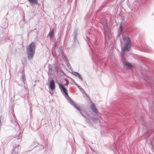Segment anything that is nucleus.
Masks as SVG:
<instances>
[{
    "mask_svg": "<svg viewBox=\"0 0 154 154\" xmlns=\"http://www.w3.org/2000/svg\"><path fill=\"white\" fill-rule=\"evenodd\" d=\"M78 34V33L77 30L76 29H74V31L73 37H75H75H77V35Z\"/></svg>",
    "mask_w": 154,
    "mask_h": 154,
    "instance_id": "obj_28",
    "label": "nucleus"
},
{
    "mask_svg": "<svg viewBox=\"0 0 154 154\" xmlns=\"http://www.w3.org/2000/svg\"><path fill=\"white\" fill-rule=\"evenodd\" d=\"M122 64L124 66L127 67H131L132 66L130 62L126 61H124V62H123Z\"/></svg>",
    "mask_w": 154,
    "mask_h": 154,
    "instance_id": "obj_19",
    "label": "nucleus"
},
{
    "mask_svg": "<svg viewBox=\"0 0 154 154\" xmlns=\"http://www.w3.org/2000/svg\"><path fill=\"white\" fill-rule=\"evenodd\" d=\"M70 104L72 105L73 106H74L75 109H76L77 110H78L79 112H80L81 111L80 108L78 107H77L76 105L75 104V103L71 99L70 100L68 101Z\"/></svg>",
    "mask_w": 154,
    "mask_h": 154,
    "instance_id": "obj_17",
    "label": "nucleus"
},
{
    "mask_svg": "<svg viewBox=\"0 0 154 154\" xmlns=\"http://www.w3.org/2000/svg\"><path fill=\"white\" fill-rule=\"evenodd\" d=\"M138 50L140 51L144 52H145L146 51V49L143 46L140 47L138 48Z\"/></svg>",
    "mask_w": 154,
    "mask_h": 154,
    "instance_id": "obj_27",
    "label": "nucleus"
},
{
    "mask_svg": "<svg viewBox=\"0 0 154 154\" xmlns=\"http://www.w3.org/2000/svg\"><path fill=\"white\" fill-rule=\"evenodd\" d=\"M124 98L123 97V99L121 98L115 103V107L116 109V110L122 113L126 112L127 111L128 101L126 100H125Z\"/></svg>",
    "mask_w": 154,
    "mask_h": 154,
    "instance_id": "obj_2",
    "label": "nucleus"
},
{
    "mask_svg": "<svg viewBox=\"0 0 154 154\" xmlns=\"http://www.w3.org/2000/svg\"><path fill=\"white\" fill-rule=\"evenodd\" d=\"M80 114L84 118H85L86 116L84 115V114L81 112V111L79 112Z\"/></svg>",
    "mask_w": 154,
    "mask_h": 154,
    "instance_id": "obj_38",
    "label": "nucleus"
},
{
    "mask_svg": "<svg viewBox=\"0 0 154 154\" xmlns=\"http://www.w3.org/2000/svg\"><path fill=\"white\" fill-rule=\"evenodd\" d=\"M72 82L74 83L75 85L76 86L78 84L75 82V81H73V82Z\"/></svg>",
    "mask_w": 154,
    "mask_h": 154,
    "instance_id": "obj_41",
    "label": "nucleus"
},
{
    "mask_svg": "<svg viewBox=\"0 0 154 154\" xmlns=\"http://www.w3.org/2000/svg\"><path fill=\"white\" fill-rule=\"evenodd\" d=\"M95 0H93V2H94L95 1Z\"/></svg>",
    "mask_w": 154,
    "mask_h": 154,
    "instance_id": "obj_48",
    "label": "nucleus"
},
{
    "mask_svg": "<svg viewBox=\"0 0 154 154\" xmlns=\"http://www.w3.org/2000/svg\"><path fill=\"white\" fill-rule=\"evenodd\" d=\"M145 0H140L139 3L141 4H144L145 3Z\"/></svg>",
    "mask_w": 154,
    "mask_h": 154,
    "instance_id": "obj_31",
    "label": "nucleus"
},
{
    "mask_svg": "<svg viewBox=\"0 0 154 154\" xmlns=\"http://www.w3.org/2000/svg\"><path fill=\"white\" fill-rule=\"evenodd\" d=\"M90 54L91 56L92 59L96 63H98L99 64H102V62L101 60L100 57L98 55V53L96 51L91 49L89 51Z\"/></svg>",
    "mask_w": 154,
    "mask_h": 154,
    "instance_id": "obj_7",
    "label": "nucleus"
},
{
    "mask_svg": "<svg viewBox=\"0 0 154 154\" xmlns=\"http://www.w3.org/2000/svg\"><path fill=\"white\" fill-rule=\"evenodd\" d=\"M131 36L130 34L122 36V44L123 47V49L122 48V51L126 52L130 50L131 47Z\"/></svg>",
    "mask_w": 154,
    "mask_h": 154,
    "instance_id": "obj_3",
    "label": "nucleus"
},
{
    "mask_svg": "<svg viewBox=\"0 0 154 154\" xmlns=\"http://www.w3.org/2000/svg\"><path fill=\"white\" fill-rule=\"evenodd\" d=\"M48 88L51 90H54L55 88V82L53 79L51 80L50 81Z\"/></svg>",
    "mask_w": 154,
    "mask_h": 154,
    "instance_id": "obj_12",
    "label": "nucleus"
},
{
    "mask_svg": "<svg viewBox=\"0 0 154 154\" xmlns=\"http://www.w3.org/2000/svg\"><path fill=\"white\" fill-rule=\"evenodd\" d=\"M127 55V53L126 52H125L124 51H122L121 54V60L122 62V63L123 62H124V61H126V59L125 57V56Z\"/></svg>",
    "mask_w": 154,
    "mask_h": 154,
    "instance_id": "obj_16",
    "label": "nucleus"
},
{
    "mask_svg": "<svg viewBox=\"0 0 154 154\" xmlns=\"http://www.w3.org/2000/svg\"><path fill=\"white\" fill-rule=\"evenodd\" d=\"M142 125L143 126V129L146 130V132H148L152 130V126L153 125V122L152 123L151 120H150L148 122V124L147 122L145 123L143 121Z\"/></svg>",
    "mask_w": 154,
    "mask_h": 154,
    "instance_id": "obj_8",
    "label": "nucleus"
},
{
    "mask_svg": "<svg viewBox=\"0 0 154 154\" xmlns=\"http://www.w3.org/2000/svg\"><path fill=\"white\" fill-rule=\"evenodd\" d=\"M65 63L66 64L68 67L70 69L71 68V66L69 64V61L66 59V57L63 59Z\"/></svg>",
    "mask_w": 154,
    "mask_h": 154,
    "instance_id": "obj_21",
    "label": "nucleus"
},
{
    "mask_svg": "<svg viewBox=\"0 0 154 154\" xmlns=\"http://www.w3.org/2000/svg\"><path fill=\"white\" fill-rule=\"evenodd\" d=\"M143 61L144 63H147L148 62V59L146 58H145Z\"/></svg>",
    "mask_w": 154,
    "mask_h": 154,
    "instance_id": "obj_34",
    "label": "nucleus"
},
{
    "mask_svg": "<svg viewBox=\"0 0 154 154\" xmlns=\"http://www.w3.org/2000/svg\"><path fill=\"white\" fill-rule=\"evenodd\" d=\"M4 37V35L3 34V31H2V29L0 34V42H1L2 43H3L4 42V41H3V40H4L5 39Z\"/></svg>",
    "mask_w": 154,
    "mask_h": 154,
    "instance_id": "obj_22",
    "label": "nucleus"
},
{
    "mask_svg": "<svg viewBox=\"0 0 154 154\" xmlns=\"http://www.w3.org/2000/svg\"><path fill=\"white\" fill-rule=\"evenodd\" d=\"M72 82L74 83L75 85L76 86L78 84L75 82V81H73V82Z\"/></svg>",
    "mask_w": 154,
    "mask_h": 154,
    "instance_id": "obj_40",
    "label": "nucleus"
},
{
    "mask_svg": "<svg viewBox=\"0 0 154 154\" xmlns=\"http://www.w3.org/2000/svg\"><path fill=\"white\" fill-rule=\"evenodd\" d=\"M18 85H19V86H20V84H18Z\"/></svg>",
    "mask_w": 154,
    "mask_h": 154,
    "instance_id": "obj_51",
    "label": "nucleus"
},
{
    "mask_svg": "<svg viewBox=\"0 0 154 154\" xmlns=\"http://www.w3.org/2000/svg\"><path fill=\"white\" fill-rule=\"evenodd\" d=\"M72 73L75 76H77L79 73L76 72H72Z\"/></svg>",
    "mask_w": 154,
    "mask_h": 154,
    "instance_id": "obj_30",
    "label": "nucleus"
},
{
    "mask_svg": "<svg viewBox=\"0 0 154 154\" xmlns=\"http://www.w3.org/2000/svg\"><path fill=\"white\" fill-rule=\"evenodd\" d=\"M50 94H52L51 93V92H50Z\"/></svg>",
    "mask_w": 154,
    "mask_h": 154,
    "instance_id": "obj_49",
    "label": "nucleus"
},
{
    "mask_svg": "<svg viewBox=\"0 0 154 154\" xmlns=\"http://www.w3.org/2000/svg\"><path fill=\"white\" fill-rule=\"evenodd\" d=\"M68 85V84L67 83H66V84H64V85L65 86H67Z\"/></svg>",
    "mask_w": 154,
    "mask_h": 154,
    "instance_id": "obj_45",
    "label": "nucleus"
},
{
    "mask_svg": "<svg viewBox=\"0 0 154 154\" xmlns=\"http://www.w3.org/2000/svg\"><path fill=\"white\" fill-rule=\"evenodd\" d=\"M100 23L102 24L105 31L109 30V26L107 24V20L106 19L102 18L100 20Z\"/></svg>",
    "mask_w": 154,
    "mask_h": 154,
    "instance_id": "obj_10",
    "label": "nucleus"
},
{
    "mask_svg": "<svg viewBox=\"0 0 154 154\" xmlns=\"http://www.w3.org/2000/svg\"><path fill=\"white\" fill-rule=\"evenodd\" d=\"M60 71L62 72V73H63L64 72L63 70L61 68H60Z\"/></svg>",
    "mask_w": 154,
    "mask_h": 154,
    "instance_id": "obj_39",
    "label": "nucleus"
},
{
    "mask_svg": "<svg viewBox=\"0 0 154 154\" xmlns=\"http://www.w3.org/2000/svg\"><path fill=\"white\" fill-rule=\"evenodd\" d=\"M63 47L61 46H60L58 50V52L59 53V56L60 57H61L62 59H63L66 57L65 54L63 51Z\"/></svg>",
    "mask_w": 154,
    "mask_h": 154,
    "instance_id": "obj_11",
    "label": "nucleus"
},
{
    "mask_svg": "<svg viewBox=\"0 0 154 154\" xmlns=\"http://www.w3.org/2000/svg\"><path fill=\"white\" fill-rule=\"evenodd\" d=\"M66 77L71 80L72 81V82H73V81H74L73 79L68 75H66Z\"/></svg>",
    "mask_w": 154,
    "mask_h": 154,
    "instance_id": "obj_35",
    "label": "nucleus"
},
{
    "mask_svg": "<svg viewBox=\"0 0 154 154\" xmlns=\"http://www.w3.org/2000/svg\"><path fill=\"white\" fill-rule=\"evenodd\" d=\"M98 119L96 118L93 117L91 119V120L93 121H95L97 120Z\"/></svg>",
    "mask_w": 154,
    "mask_h": 154,
    "instance_id": "obj_36",
    "label": "nucleus"
},
{
    "mask_svg": "<svg viewBox=\"0 0 154 154\" xmlns=\"http://www.w3.org/2000/svg\"><path fill=\"white\" fill-rule=\"evenodd\" d=\"M63 75H65L66 76V75H66V73H65L64 72H63Z\"/></svg>",
    "mask_w": 154,
    "mask_h": 154,
    "instance_id": "obj_42",
    "label": "nucleus"
},
{
    "mask_svg": "<svg viewBox=\"0 0 154 154\" xmlns=\"http://www.w3.org/2000/svg\"><path fill=\"white\" fill-rule=\"evenodd\" d=\"M73 44L74 45H77L78 44V39H77L76 37H75H75H73Z\"/></svg>",
    "mask_w": 154,
    "mask_h": 154,
    "instance_id": "obj_24",
    "label": "nucleus"
},
{
    "mask_svg": "<svg viewBox=\"0 0 154 154\" xmlns=\"http://www.w3.org/2000/svg\"><path fill=\"white\" fill-rule=\"evenodd\" d=\"M55 82L58 85L59 87V85L60 86H62L60 83H59L58 82L57 80H56V81H55Z\"/></svg>",
    "mask_w": 154,
    "mask_h": 154,
    "instance_id": "obj_37",
    "label": "nucleus"
},
{
    "mask_svg": "<svg viewBox=\"0 0 154 154\" xmlns=\"http://www.w3.org/2000/svg\"><path fill=\"white\" fill-rule=\"evenodd\" d=\"M53 70L52 71V66H49L48 72V75H51L52 74Z\"/></svg>",
    "mask_w": 154,
    "mask_h": 154,
    "instance_id": "obj_23",
    "label": "nucleus"
},
{
    "mask_svg": "<svg viewBox=\"0 0 154 154\" xmlns=\"http://www.w3.org/2000/svg\"><path fill=\"white\" fill-rule=\"evenodd\" d=\"M106 5V4L105 3H103L102 5L100 6L99 9L96 11V14H97L98 13L99 11H101L103 8Z\"/></svg>",
    "mask_w": 154,
    "mask_h": 154,
    "instance_id": "obj_20",
    "label": "nucleus"
},
{
    "mask_svg": "<svg viewBox=\"0 0 154 154\" xmlns=\"http://www.w3.org/2000/svg\"><path fill=\"white\" fill-rule=\"evenodd\" d=\"M151 145L152 147H153V145L152 144V143H151Z\"/></svg>",
    "mask_w": 154,
    "mask_h": 154,
    "instance_id": "obj_47",
    "label": "nucleus"
},
{
    "mask_svg": "<svg viewBox=\"0 0 154 154\" xmlns=\"http://www.w3.org/2000/svg\"><path fill=\"white\" fill-rule=\"evenodd\" d=\"M90 108L91 110L94 113H97L98 112V111L95 106L94 103L92 102H91V105L90 106Z\"/></svg>",
    "mask_w": 154,
    "mask_h": 154,
    "instance_id": "obj_14",
    "label": "nucleus"
},
{
    "mask_svg": "<svg viewBox=\"0 0 154 154\" xmlns=\"http://www.w3.org/2000/svg\"><path fill=\"white\" fill-rule=\"evenodd\" d=\"M30 5L32 7H34L35 5L38 4V0H27Z\"/></svg>",
    "mask_w": 154,
    "mask_h": 154,
    "instance_id": "obj_15",
    "label": "nucleus"
},
{
    "mask_svg": "<svg viewBox=\"0 0 154 154\" xmlns=\"http://www.w3.org/2000/svg\"><path fill=\"white\" fill-rule=\"evenodd\" d=\"M54 69L53 70V73L54 74L57 73L58 72L60 71V68L56 66H53Z\"/></svg>",
    "mask_w": 154,
    "mask_h": 154,
    "instance_id": "obj_18",
    "label": "nucleus"
},
{
    "mask_svg": "<svg viewBox=\"0 0 154 154\" xmlns=\"http://www.w3.org/2000/svg\"><path fill=\"white\" fill-rule=\"evenodd\" d=\"M37 144H38V143L34 141V142H33L32 145H33V146H35L34 147H35L37 146Z\"/></svg>",
    "mask_w": 154,
    "mask_h": 154,
    "instance_id": "obj_32",
    "label": "nucleus"
},
{
    "mask_svg": "<svg viewBox=\"0 0 154 154\" xmlns=\"http://www.w3.org/2000/svg\"><path fill=\"white\" fill-rule=\"evenodd\" d=\"M36 46L35 43L32 42L26 48V52L28 60H31L33 58L35 52Z\"/></svg>",
    "mask_w": 154,
    "mask_h": 154,
    "instance_id": "obj_4",
    "label": "nucleus"
},
{
    "mask_svg": "<svg viewBox=\"0 0 154 154\" xmlns=\"http://www.w3.org/2000/svg\"><path fill=\"white\" fill-rule=\"evenodd\" d=\"M54 35V32H53V29L51 31H50L48 35V36H49L51 39L52 38H53Z\"/></svg>",
    "mask_w": 154,
    "mask_h": 154,
    "instance_id": "obj_25",
    "label": "nucleus"
},
{
    "mask_svg": "<svg viewBox=\"0 0 154 154\" xmlns=\"http://www.w3.org/2000/svg\"><path fill=\"white\" fill-rule=\"evenodd\" d=\"M124 23L122 22H121L120 24L119 27L118 29V34L117 35L118 37H120L122 36L130 34L129 33L132 32L133 29L132 27L129 28L127 27L126 31L124 30Z\"/></svg>",
    "mask_w": 154,
    "mask_h": 154,
    "instance_id": "obj_6",
    "label": "nucleus"
},
{
    "mask_svg": "<svg viewBox=\"0 0 154 154\" xmlns=\"http://www.w3.org/2000/svg\"><path fill=\"white\" fill-rule=\"evenodd\" d=\"M61 93L67 99L68 101L72 99L69 97L68 93L67 90L66 88L63 86L59 85V88Z\"/></svg>",
    "mask_w": 154,
    "mask_h": 154,
    "instance_id": "obj_9",
    "label": "nucleus"
},
{
    "mask_svg": "<svg viewBox=\"0 0 154 154\" xmlns=\"http://www.w3.org/2000/svg\"><path fill=\"white\" fill-rule=\"evenodd\" d=\"M11 154H13V153L12 152H11Z\"/></svg>",
    "mask_w": 154,
    "mask_h": 154,
    "instance_id": "obj_50",
    "label": "nucleus"
},
{
    "mask_svg": "<svg viewBox=\"0 0 154 154\" xmlns=\"http://www.w3.org/2000/svg\"><path fill=\"white\" fill-rule=\"evenodd\" d=\"M79 89V88L81 87L79 85H76V86Z\"/></svg>",
    "mask_w": 154,
    "mask_h": 154,
    "instance_id": "obj_43",
    "label": "nucleus"
},
{
    "mask_svg": "<svg viewBox=\"0 0 154 154\" xmlns=\"http://www.w3.org/2000/svg\"><path fill=\"white\" fill-rule=\"evenodd\" d=\"M90 38L88 36H86L85 40L89 46H90V44L93 45L94 48H96L98 50L100 49V47L101 42L100 41V37L94 36V38L92 41L93 44H92L91 42H90Z\"/></svg>",
    "mask_w": 154,
    "mask_h": 154,
    "instance_id": "obj_5",
    "label": "nucleus"
},
{
    "mask_svg": "<svg viewBox=\"0 0 154 154\" xmlns=\"http://www.w3.org/2000/svg\"><path fill=\"white\" fill-rule=\"evenodd\" d=\"M12 115L13 116V117L11 119V122L13 123L14 124H15L16 123V121L15 120V116L12 113Z\"/></svg>",
    "mask_w": 154,
    "mask_h": 154,
    "instance_id": "obj_26",
    "label": "nucleus"
},
{
    "mask_svg": "<svg viewBox=\"0 0 154 154\" xmlns=\"http://www.w3.org/2000/svg\"><path fill=\"white\" fill-rule=\"evenodd\" d=\"M64 80L65 81H66L67 82H68V80H67V79H64Z\"/></svg>",
    "mask_w": 154,
    "mask_h": 154,
    "instance_id": "obj_44",
    "label": "nucleus"
},
{
    "mask_svg": "<svg viewBox=\"0 0 154 154\" xmlns=\"http://www.w3.org/2000/svg\"><path fill=\"white\" fill-rule=\"evenodd\" d=\"M79 89L80 91H81L82 93H83L84 92V90L81 87H80Z\"/></svg>",
    "mask_w": 154,
    "mask_h": 154,
    "instance_id": "obj_33",
    "label": "nucleus"
},
{
    "mask_svg": "<svg viewBox=\"0 0 154 154\" xmlns=\"http://www.w3.org/2000/svg\"><path fill=\"white\" fill-rule=\"evenodd\" d=\"M24 89H25V90H26V86H24Z\"/></svg>",
    "mask_w": 154,
    "mask_h": 154,
    "instance_id": "obj_46",
    "label": "nucleus"
},
{
    "mask_svg": "<svg viewBox=\"0 0 154 154\" xmlns=\"http://www.w3.org/2000/svg\"><path fill=\"white\" fill-rule=\"evenodd\" d=\"M20 73H21V75L20 76V80L21 81L23 82L24 84H25V82L26 81V76L24 73V70H23Z\"/></svg>",
    "mask_w": 154,
    "mask_h": 154,
    "instance_id": "obj_13",
    "label": "nucleus"
},
{
    "mask_svg": "<svg viewBox=\"0 0 154 154\" xmlns=\"http://www.w3.org/2000/svg\"><path fill=\"white\" fill-rule=\"evenodd\" d=\"M142 71H140V77L142 78L151 87H153L154 88L152 94L153 99L152 107H149L150 111L149 117L153 121L154 119V75L149 74L147 72L149 71V69L146 66L145 67H142Z\"/></svg>",
    "mask_w": 154,
    "mask_h": 154,
    "instance_id": "obj_1",
    "label": "nucleus"
},
{
    "mask_svg": "<svg viewBox=\"0 0 154 154\" xmlns=\"http://www.w3.org/2000/svg\"><path fill=\"white\" fill-rule=\"evenodd\" d=\"M77 77H78V78L81 81H82L83 80V78L82 77V76L81 74L79 73V74L77 75Z\"/></svg>",
    "mask_w": 154,
    "mask_h": 154,
    "instance_id": "obj_29",
    "label": "nucleus"
}]
</instances>
